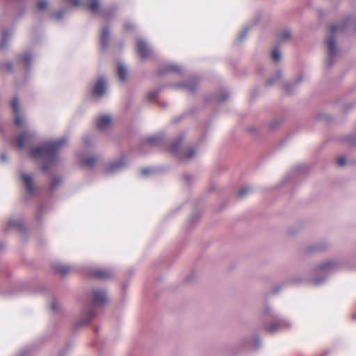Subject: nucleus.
<instances>
[{
  "label": "nucleus",
  "instance_id": "f257e3e1",
  "mask_svg": "<svg viewBox=\"0 0 356 356\" xmlns=\"http://www.w3.org/2000/svg\"><path fill=\"white\" fill-rule=\"evenodd\" d=\"M67 141L68 137L64 136L57 140L47 142L41 146L34 147L31 150L30 154L33 158L44 159L41 170L47 172L51 165L59 162L60 149L67 143Z\"/></svg>",
  "mask_w": 356,
  "mask_h": 356
},
{
  "label": "nucleus",
  "instance_id": "f03ea898",
  "mask_svg": "<svg viewBox=\"0 0 356 356\" xmlns=\"http://www.w3.org/2000/svg\"><path fill=\"white\" fill-rule=\"evenodd\" d=\"M92 298V305L84 306L81 310L80 318L75 323V328H79L89 323L95 316L94 307L104 306L108 302V296L104 289H93L90 292Z\"/></svg>",
  "mask_w": 356,
  "mask_h": 356
},
{
  "label": "nucleus",
  "instance_id": "7ed1b4c3",
  "mask_svg": "<svg viewBox=\"0 0 356 356\" xmlns=\"http://www.w3.org/2000/svg\"><path fill=\"white\" fill-rule=\"evenodd\" d=\"M185 139V134H180L177 138H175L170 146V152L175 156H177L181 161H189L193 159L196 154L197 150L195 147H191L186 154H181V147Z\"/></svg>",
  "mask_w": 356,
  "mask_h": 356
},
{
  "label": "nucleus",
  "instance_id": "20e7f679",
  "mask_svg": "<svg viewBox=\"0 0 356 356\" xmlns=\"http://www.w3.org/2000/svg\"><path fill=\"white\" fill-rule=\"evenodd\" d=\"M266 312L269 314V318L273 320L270 325L264 324V329L270 334H274L283 329L290 327V323L285 319L281 318L277 314L271 313V309L269 306L266 307Z\"/></svg>",
  "mask_w": 356,
  "mask_h": 356
},
{
  "label": "nucleus",
  "instance_id": "39448f33",
  "mask_svg": "<svg viewBox=\"0 0 356 356\" xmlns=\"http://www.w3.org/2000/svg\"><path fill=\"white\" fill-rule=\"evenodd\" d=\"M337 25L330 26L331 35L327 39L326 43L328 48L327 56L325 60L327 68H330L334 63L337 54V44L334 38V33L337 30Z\"/></svg>",
  "mask_w": 356,
  "mask_h": 356
},
{
  "label": "nucleus",
  "instance_id": "423d86ee",
  "mask_svg": "<svg viewBox=\"0 0 356 356\" xmlns=\"http://www.w3.org/2000/svg\"><path fill=\"white\" fill-rule=\"evenodd\" d=\"M334 266L335 263L333 261H326L316 266L315 270L320 276L314 277L312 280V283L315 286L322 284L326 280L329 275H330Z\"/></svg>",
  "mask_w": 356,
  "mask_h": 356
},
{
  "label": "nucleus",
  "instance_id": "0eeeda50",
  "mask_svg": "<svg viewBox=\"0 0 356 356\" xmlns=\"http://www.w3.org/2000/svg\"><path fill=\"white\" fill-rule=\"evenodd\" d=\"M127 164L125 155H122L118 159L107 163L104 166V172L106 174L116 173L124 170Z\"/></svg>",
  "mask_w": 356,
  "mask_h": 356
},
{
  "label": "nucleus",
  "instance_id": "6e6552de",
  "mask_svg": "<svg viewBox=\"0 0 356 356\" xmlns=\"http://www.w3.org/2000/svg\"><path fill=\"white\" fill-rule=\"evenodd\" d=\"M136 50L143 60L148 58L152 54V51L148 46L147 42L142 38L136 40Z\"/></svg>",
  "mask_w": 356,
  "mask_h": 356
},
{
  "label": "nucleus",
  "instance_id": "1a4fd4ad",
  "mask_svg": "<svg viewBox=\"0 0 356 356\" xmlns=\"http://www.w3.org/2000/svg\"><path fill=\"white\" fill-rule=\"evenodd\" d=\"M106 88V79L104 76H100L93 86L92 95L97 98H101L105 94Z\"/></svg>",
  "mask_w": 356,
  "mask_h": 356
},
{
  "label": "nucleus",
  "instance_id": "9d476101",
  "mask_svg": "<svg viewBox=\"0 0 356 356\" xmlns=\"http://www.w3.org/2000/svg\"><path fill=\"white\" fill-rule=\"evenodd\" d=\"M197 79L196 78H191L186 81L178 83L171 86L173 88H184L188 92H195L197 89Z\"/></svg>",
  "mask_w": 356,
  "mask_h": 356
},
{
  "label": "nucleus",
  "instance_id": "9b49d317",
  "mask_svg": "<svg viewBox=\"0 0 356 356\" xmlns=\"http://www.w3.org/2000/svg\"><path fill=\"white\" fill-rule=\"evenodd\" d=\"M35 133L33 131H24L21 133L16 140L17 146L19 149L24 147L25 144H29L33 142Z\"/></svg>",
  "mask_w": 356,
  "mask_h": 356
},
{
  "label": "nucleus",
  "instance_id": "f8f14e48",
  "mask_svg": "<svg viewBox=\"0 0 356 356\" xmlns=\"http://www.w3.org/2000/svg\"><path fill=\"white\" fill-rule=\"evenodd\" d=\"M90 275L98 280H109L113 277L114 273L111 269L97 268L91 271Z\"/></svg>",
  "mask_w": 356,
  "mask_h": 356
},
{
  "label": "nucleus",
  "instance_id": "ddd939ff",
  "mask_svg": "<svg viewBox=\"0 0 356 356\" xmlns=\"http://www.w3.org/2000/svg\"><path fill=\"white\" fill-rule=\"evenodd\" d=\"M110 35L111 30L109 26H104L99 35V44L102 51H105L109 47Z\"/></svg>",
  "mask_w": 356,
  "mask_h": 356
},
{
  "label": "nucleus",
  "instance_id": "4468645a",
  "mask_svg": "<svg viewBox=\"0 0 356 356\" xmlns=\"http://www.w3.org/2000/svg\"><path fill=\"white\" fill-rule=\"evenodd\" d=\"M11 106L15 113L14 122L15 124L20 127L22 124V118L20 115V108L17 97H14L11 102Z\"/></svg>",
  "mask_w": 356,
  "mask_h": 356
},
{
  "label": "nucleus",
  "instance_id": "2eb2a0df",
  "mask_svg": "<svg viewBox=\"0 0 356 356\" xmlns=\"http://www.w3.org/2000/svg\"><path fill=\"white\" fill-rule=\"evenodd\" d=\"M182 72L183 69L181 65H179L173 63H170L164 67L160 69L158 71V74L160 76H163L170 72H175L179 74H181Z\"/></svg>",
  "mask_w": 356,
  "mask_h": 356
},
{
  "label": "nucleus",
  "instance_id": "dca6fc26",
  "mask_svg": "<svg viewBox=\"0 0 356 356\" xmlns=\"http://www.w3.org/2000/svg\"><path fill=\"white\" fill-rule=\"evenodd\" d=\"M229 98V93L227 90H223L220 95H210L205 98L206 102H213L216 104L225 103Z\"/></svg>",
  "mask_w": 356,
  "mask_h": 356
},
{
  "label": "nucleus",
  "instance_id": "f3484780",
  "mask_svg": "<svg viewBox=\"0 0 356 356\" xmlns=\"http://www.w3.org/2000/svg\"><path fill=\"white\" fill-rule=\"evenodd\" d=\"M164 140V134H158L155 135H152L147 138H145L143 142V145L144 146H159Z\"/></svg>",
  "mask_w": 356,
  "mask_h": 356
},
{
  "label": "nucleus",
  "instance_id": "a211bd4d",
  "mask_svg": "<svg viewBox=\"0 0 356 356\" xmlns=\"http://www.w3.org/2000/svg\"><path fill=\"white\" fill-rule=\"evenodd\" d=\"M13 35V29L12 28L3 29L2 31V38L0 42V49L5 51L8 46V41Z\"/></svg>",
  "mask_w": 356,
  "mask_h": 356
},
{
  "label": "nucleus",
  "instance_id": "6ab92c4d",
  "mask_svg": "<svg viewBox=\"0 0 356 356\" xmlns=\"http://www.w3.org/2000/svg\"><path fill=\"white\" fill-rule=\"evenodd\" d=\"M111 117L108 115L99 116L96 120V126L98 129L103 131L106 129L111 124Z\"/></svg>",
  "mask_w": 356,
  "mask_h": 356
},
{
  "label": "nucleus",
  "instance_id": "aec40b11",
  "mask_svg": "<svg viewBox=\"0 0 356 356\" xmlns=\"http://www.w3.org/2000/svg\"><path fill=\"white\" fill-rule=\"evenodd\" d=\"M21 178L26 186L27 193L30 195H32L34 193L32 176L26 174H22Z\"/></svg>",
  "mask_w": 356,
  "mask_h": 356
},
{
  "label": "nucleus",
  "instance_id": "412c9836",
  "mask_svg": "<svg viewBox=\"0 0 356 356\" xmlns=\"http://www.w3.org/2000/svg\"><path fill=\"white\" fill-rule=\"evenodd\" d=\"M117 10L118 6L116 5H113L109 8L102 10L101 15L104 19L110 20L114 16Z\"/></svg>",
  "mask_w": 356,
  "mask_h": 356
},
{
  "label": "nucleus",
  "instance_id": "4be33fe9",
  "mask_svg": "<svg viewBox=\"0 0 356 356\" xmlns=\"http://www.w3.org/2000/svg\"><path fill=\"white\" fill-rule=\"evenodd\" d=\"M20 62H24L26 70L29 72L31 67V61L33 59L32 54L30 51L25 52L24 54L19 58Z\"/></svg>",
  "mask_w": 356,
  "mask_h": 356
},
{
  "label": "nucleus",
  "instance_id": "5701e85b",
  "mask_svg": "<svg viewBox=\"0 0 356 356\" xmlns=\"http://www.w3.org/2000/svg\"><path fill=\"white\" fill-rule=\"evenodd\" d=\"M302 80V76H299L295 81L289 83H285L284 86L286 92L291 94L294 90L298 84Z\"/></svg>",
  "mask_w": 356,
  "mask_h": 356
},
{
  "label": "nucleus",
  "instance_id": "b1692460",
  "mask_svg": "<svg viewBox=\"0 0 356 356\" xmlns=\"http://www.w3.org/2000/svg\"><path fill=\"white\" fill-rule=\"evenodd\" d=\"M118 74L122 82H124L127 77V69L123 63H118L117 67Z\"/></svg>",
  "mask_w": 356,
  "mask_h": 356
},
{
  "label": "nucleus",
  "instance_id": "393cba45",
  "mask_svg": "<svg viewBox=\"0 0 356 356\" xmlns=\"http://www.w3.org/2000/svg\"><path fill=\"white\" fill-rule=\"evenodd\" d=\"M88 10L93 14L100 13V3L99 0H90V3L88 6Z\"/></svg>",
  "mask_w": 356,
  "mask_h": 356
},
{
  "label": "nucleus",
  "instance_id": "a878e982",
  "mask_svg": "<svg viewBox=\"0 0 356 356\" xmlns=\"http://www.w3.org/2000/svg\"><path fill=\"white\" fill-rule=\"evenodd\" d=\"M291 31L289 29H285L278 33L277 38L279 42L288 41L291 39Z\"/></svg>",
  "mask_w": 356,
  "mask_h": 356
},
{
  "label": "nucleus",
  "instance_id": "bb28decb",
  "mask_svg": "<svg viewBox=\"0 0 356 356\" xmlns=\"http://www.w3.org/2000/svg\"><path fill=\"white\" fill-rule=\"evenodd\" d=\"M54 269L62 276H65L70 272L71 267L58 264L54 265Z\"/></svg>",
  "mask_w": 356,
  "mask_h": 356
},
{
  "label": "nucleus",
  "instance_id": "cd10ccee",
  "mask_svg": "<svg viewBox=\"0 0 356 356\" xmlns=\"http://www.w3.org/2000/svg\"><path fill=\"white\" fill-rule=\"evenodd\" d=\"M7 227L8 228H12V227L17 228L22 232L25 234V229L22 225V222L21 220H10L8 222Z\"/></svg>",
  "mask_w": 356,
  "mask_h": 356
},
{
  "label": "nucleus",
  "instance_id": "c85d7f7f",
  "mask_svg": "<svg viewBox=\"0 0 356 356\" xmlns=\"http://www.w3.org/2000/svg\"><path fill=\"white\" fill-rule=\"evenodd\" d=\"M62 178L58 176H55L52 178L51 182L49 186V191L52 193L56 188L62 184Z\"/></svg>",
  "mask_w": 356,
  "mask_h": 356
},
{
  "label": "nucleus",
  "instance_id": "c756f323",
  "mask_svg": "<svg viewBox=\"0 0 356 356\" xmlns=\"http://www.w3.org/2000/svg\"><path fill=\"white\" fill-rule=\"evenodd\" d=\"M282 70H277L276 73H275V75L271 78H270L268 81H267V86H273L275 82L279 79H280L282 78Z\"/></svg>",
  "mask_w": 356,
  "mask_h": 356
},
{
  "label": "nucleus",
  "instance_id": "7c9ffc66",
  "mask_svg": "<svg viewBox=\"0 0 356 356\" xmlns=\"http://www.w3.org/2000/svg\"><path fill=\"white\" fill-rule=\"evenodd\" d=\"M325 248V243L315 244L307 248V252H320Z\"/></svg>",
  "mask_w": 356,
  "mask_h": 356
},
{
  "label": "nucleus",
  "instance_id": "2f4dec72",
  "mask_svg": "<svg viewBox=\"0 0 356 356\" xmlns=\"http://www.w3.org/2000/svg\"><path fill=\"white\" fill-rule=\"evenodd\" d=\"M97 161V158L95 156H90L85 159H83L81 161V165L91 168L92 167Z\"/></svg>",
  "mask_w": 356,
  "mask_h": 356
},
{
  "label": "nucleus",
  "instance_id": "473e14b6",
  "mask_svg": "<svg viewBox=\"0 0 356 356\" xmlns=\"http://www.w3.org/2000/svg\"><path fill=\"white\" fill-rule=\"evenodd\" d=\"M252 191V188L250 187H248V186H245V187H243L241 189H240L237 193H236V197L238 198V199H243V197H245L248 193H250Z\"/></svg>",
  "mask_w": 356,
  "mask_h": 356
},
{
  "label": "nucleus",
  "instance_id": "72a5a7b5",
  "mask_svg": "<svg viewBox=\"0 0 356 356\" xmlns=\"http://www.w3.org/2000/svg\"><path fill=\"white\" fill-rule=\"evenodd\" d=\"M161 89H154L149 91L146 95V98L149 101L154 100L160 92Z\"/></svg>",
  "mask_w": 356,
  "mask_h": 356
},
{
  "label": "nucleus",
  "instance_id": "f704fd0d",
  "mask_svg": "<svg viewBox=\"0 0 356 356\" xmlns=\"http://www.w3.org/2000/svg\"><path fill=\"white\" fill-rule=\"evenodd\" d=\"M272 58L274 61L278 62L281 60V53L277 48H275L273 49L271 53Z\"/></svg>",
  "mask_w": 356,
  "mask_h": 356
},
{
  "label": "nucleus",
  "instance_id": "c9c22d12",
  "mask_svg": "<svg viewBox=\"0 0 356 356\" xmlns=\"http://www.w3.org/2000/svg\"><path fill=\"white\" fill-rule=\"evenodd\" d=\"M249 29H250L249 26H246L243 29V31L240 33V34L238 35V37L236 38V41L238 42H242L245 38Z\"/></svg>",
  "mask_w": 356,
  "mask_h": 356
},
{
  "label": "nucleus",
  "instance_id": "e433bc0d",
  "mask_svg": "<svg viewBox=\"0 0 356 356\" xmlns=\"http://www.w3.org/2000/svg\"><path fill=\"white\" fill-rule=\"evenodd\" d=\"M343 140L350 145H356V135L347 136L344 137Z\"/></svg>",
  "mask_w": 356,
  "mask_h": 356
},
{
  "label": "nucleus",
  "instance_id": "4c0bfd02",
  "mask_svg": "<svg viewBox=\"0 0 356 356\" xmlns=\"http://www.w3.org/2000/svg\"><path fill=\"white\" fill-rule=\"evenodd\" d=\"M46 205L44 204H42L38 207V214L36 216V220L38 222H40L42 220V214L45 211Z\"/></svg>",
  "mask_w": 356,
  "mask_h": 356
},
{
  "label": "nucleus",
  "instance_id": "58836bf2",
  "mask_svg": "<svg viewBox=\"0 0 356 356\" xmlns=\"http://www.w3.org/2000/svg\"><path fill=\"white\" fill-rule=\"evenodd\" d=\"M65 13V9L64 8H62V9H60L59 10H58L54 15V17L56 19V20H60L63 16Z\"/></svg>",
  "mask_w": 356,
  "mask_h": 356
},
{
  "label": "nucleus",
  "instance_id": "ea45409f",
  "mask_svg": "<svg viewBox=\"0 0 356 356\" xmlns=\"http://www.w3.org/2000/svg\"><path fill=\"white\" fill-rule=\"evenodd\" d=\"M261 346V339L257 336L254 339V350H258Z\"/></svg>",
  "mask_w": 356,
  "mask_h": 356
},
{
  "label": "nucleus",
  "instance_id": "a19ab883",
  "mask_svg": "<svg viewBox=\"0 0 356 356\" xmlns=\"http://www.w3.org/2000/svg\"><path fill=\"white\" fill-rule=\"evenodd\" d=\"M47 6V1L46 0H40L38 3V8L39 10H44Z\"/></svg>",
  "mask_w": 356,
  "mask_h": 356
},
{
  "label": "nucleus",
  "instance_id": "79ce46f5",
  "mask_svg": "<svg viewBox=\"0 0 356 356\" xmlns=\"http://www.w3.org/2000/svg\"><path fill=\"white\" fill-rule=\"evenodd\" d=\"M58 305L56 300H53L51 305H50V309L53 312H56L58 311Z\"/></svg>",
  "mask_w": 356,
  "mask_h": 356
},
{
  "label": "nucleus",
  "instance_id": "37998d69",
  "mask_svg": "<svg viewBox=\"0 0 356 356\" xmlns=\"http://www.w3.org/2000/svg\"><path fill=\"white\" fill-rule=\"evenodd\" d=\"M3 67L8 72H12L13 70V63L11 62H7L3 64Z\"/></svg>",
  "mask_w": 356,
  "mask_h": 356
},
{
  "label": "nucleus",
  "instance_id": "c03bdc74",
  "mask_svg": "<svg viewBox=\"0 0 356 356\" xmlns=\"http://www.w3.org/2000/svg\"><path fill=\"white\" fill-rule=\"evenodd\" d=\"M153 169L150 168H146L141 170L140 172L141 175L143 176H147L149 175L151 172H152Z\"/></svg>",
  "mask_w": 356,
  "mask_h": 356
},
{
  "label": "nucleus",
  "instance_id": "a18cd8bd",
  "mask_svg": "<svg viewBox=\"0 0 356 356\" xmlns=\"http://www.w3.org/2000/svg\"><path fill=\"white\" fill-rule=\"evenodd\" d=\"M125 31H131L134 29V25L130 22H125L124 25Z\"/></svg>",
  "mask_w": 356,
  "mask_h": 356
},
{
  "label": "nucleus",
  "instance_id": "49530a36",
  "mask_svg": "<svg viewBox=\"0 0 356 356\" xmlns=\"http://www.w3.org/2000/svg\"><path fill=\"white\" fill-rule=\"evenodd\" d=\"M346 158L344 156H341V157L339 158V159L337 161V165L340 167H342L346 164Z\"/></svg>",
  "mask_w": 356,
  "mask_h": 356
},
{
  "label": "nucleus",
  "instance_id": "de8ad7c7",
  "mask_svg": "<svg viewBox=\"0 0 356 356\" xmlns=\"http://www.w3.org/2000/svg\"><path fill=\"white\" fill-rule=\"evenodd\" d=\"M280 124V122L277 120H273L268 124V127L270 129H274L275 128L278 124Z\"/></svg>",
  "mask_w": 356,
  "mask_h": 356
},
{
  "label": "nucleus",
  "instance_id": "09e8293b",
  "mask_svg": "<svg viewBox=\"0 0 356 356\" xmlns=\"http://www.w3.org/2000/svg\"><path fill=\"white\" fill-rule=\"evenodd\" d=\"M184 178L188 184L191 182L192 176L191 175L186 174L184 175Z\"/></svg>",
  "mask_w": 356,
  "mask_h": 356
},
{
  "label": "nucleus",
  "instance_id": "8fccbe9b",
  "mask_svg": "<svg viewBox=\"0 0 356 356\" xmlns=\"http://www.w3.org/2000/svg\"><path fill=\"white\" fill-rule=\"evenodd\" d=\"M83 143L86 146H88L90 145V138L89 136H85L83 138Z\"/></svg>",
  "mask_w": 356,
  "mask_h": 356
},
{
  "label": "nucleus",
  "instance_id": "3c124183",
  "mask_svg": "<svg viewBox=\"0 0 356 356\" xmlns=\"http://www.w3.org/2000/svg\"><path fill=\"white\" fill-rule=\"evenodd\" d=\"M0 159L2 162L6 163L8 160L6 154V153L1 154Z\"/></svg>",
  "mask_w": 356,
  "mask_h": 356
},
{
  "label": "nucleus",
  "instance_id": "603ef678",
  "mask_svg": "<svg viewBox=\"0 0 356 356\" xmlns=\"http://www.w3.org/2000/svg\"><path fill=\"white\" fill-rule=\"evenodd\" d=\"M28 354H29V350L26 349H24V350H22L17 356H27Z\"/></svg>",
  "mask_w": 356,
  "mask_h": 356
},
{
  "label": "nucleus",
  "instance_id": "864d4df0",
  "mask_svg": "<svg viewBox=\"0 0 356 356\" xmlns=\"http://www.w3.org/2000/svg\"><path fill=\"white\" fill-rule=\"evenodd\" d=\"M72 3L74 6H79L80 4V0H73Z\"/></svg>",
  "mask_w": 356,
  "mask_h": 356
},
{
  "label": "nucleus",
  "instance_id": "5fc2aeb1",
  "mask_svg": "<svg viewBox=\"0 0 356 356\" xmlns=\"http://www.w3.org/2000/svg\"><path fill=\"white\" fill-rule=\"evenodd\" d=\"M6 247V245L3 242H0V251L3 250Z\"/></svg>",
  "mask_w": 356,
  "mask_h": 356
},
{
  "label": "nucleus",
  "instance_id": "6e6d98bb",
  "mask_svg": "<svg viewBox=\"0 0 356 356\" xmlns=\"http://www.w3.org/2000/svg\"><path fill=\"white\" fill-rule=\"evenodd\" d=\"M279 290H280V286H277L276 287H275L273 289V293H276L279 291Z\"/></svg>",
  "mask_w": 356,
  "mask_h": 356
},
{
  "label": "nucleus",
  "instance_id": "4d7b16f0",
  "mask_svg": "<svg viewBox=\"0 0 356 356\" xmlns=\"http://www.w3.org/2000/svg\"><path fill=\"white\" fill-rule=\"evenodd\" d=\"M353 318L354 320H356V314H355L353 315Z\"/></svg>",
  "mask_w": 356,
  "mask_h": 356
},
{
  "label": "nucleus",
  "instance_id": "13d9d810",
  "mask_svg": "<svg viewBox=\"0 0 356 356\" xmlns=\"http://www.w3.org/2000/svg\"><path fill=\"white\" fill-rule=\"evenodd\" d=\"M300 170V167H298L297 171L299 172Z\"/></svg>",
  "mask_w": 356,
  "mask_h": 356
}]
</instances>
